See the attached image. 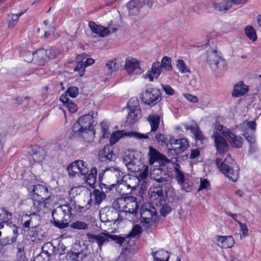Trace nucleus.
Segmentation results:
<instances>
[{
  "label": "nucleus",
  "instance_id": "obj_1",
  "mask_svg": "<svg viewBox=\"0 0 261 261\" xmlns=\"http://www.w3.org/2000/svg\"><path fill=\"white\" fill-rule=\"evenodd\" d=\"M91 113L92 114L89 113L80 117L73 124L72 131L69 134V137L71 139L81 137L88 142L93 140L95 132L92 124L94 121V118L97 116V113L93 112Z\"/></svg>",
  "mask_w": 261,
  "mask_h": 261
},
{
  "label": "nucleus",
  "instance_id": "obj_2",
  "mask_svg": "<svg viewBox=\"0 0 261 261\" xmlns=\"http://www.w3.org/2000/svg\"><path fill=\"white\" fill-rule=\"evenodd\" d=\"M76 208V202L73 200L64 204L59 205L52 211L51 223L59 229H64L68 227L70 221V218L73 216Z\"/></svg>",
  "mask_w": 261,
  "mask_h": 261
},
{
  "label": "nucleus",
  "instance_id": "obj_3",
  "mask_svg": "<svg viewBox=\"0 0 261 261\" xmlns=\"http://www.w3.org/2000/svg\"><path fill=\"white\" fill-rule=\"evenodd\" d=\"M140 152L133 150L124 156L123 162L128 171L134 173V176L138 179H144L148 176V168L141 162Z\"/></svg>",
  "mask_w": 261,
  "mask_h": 261
},
{
  "label": "nucleus",
  "instance_id": "obj_4",
  "mask_svg": "<svg viewBox=\"0 0 261 261\" xmlns=\"http://www.w3.org/2000/svg\"><path fill=\"white\" fill-rule=\"evenodd\" d=\"M215 164L219 170L232 181H236L239 177L240 168L239 166L228 154L225 159L217 158Z\"/></svg>",
  "mask_w": 261,
  "mask_h": 261
},
{
  "label": "nucleus",
  "instance_id": "obj_5",
  "mask_svg": "<svg viewBox=\"0 0 261 261\" xmlns=\"http://www.w3.org/2000/svg\"><path fill=\"white\" fill-rule=\"evenodd\" d=\"M156 210L150 204H144L140 210V223L148 230L151 229L156 221Z\"/></svg>",
  "mask_w": 261,
  "mask_h": 261
},
{
  "label": "nucleus",
  "instance_id": "obj_6",
  "mask_svg": "<svg viewBox=\"0 0 261 261\" xmlns=\"http://www.w3.org/2000/svg\"><path fill=\"white\" fill-rule=\"evenodd\" d=\"M171 59L170 58L165 56L162 58L161 63L156 61L154 62L151 68L146 74L143 75L146 79H149L150 81L152 82L154 79H157L161 73L163 68L167 71H170L172 68L171 65Z\"/></svg>",
  "mask_w": 261,
  "mask_h": 261
},
{
  "label": "nucleus",
  "instance_id": "obj_7",
  "mask_svg": "<svg viewBox=\"0 0 261 261\" xmlns=\"http://www.w3.org/2000/svg\"><path fill=\"white\" fill-rule=\"evenodd\" d=\"M140 98L142 102L150 107L156 105L162 99L160 90L152 88L143 91L140 94Z\"/></svg>",
  "mask_w": 261,
  "mask_h": 261
},
{
  "label": "nucleus",
  "instance_id": "obj_8",
  "mask_svg": "<svg viewBox=\"0 0 261 261\" xmlns=\"http://www.w3.org/2000/svg\"><path fill=\"white\" fill-rule=\"evenodd\" d=\"M150 177L156 180L162 186L166 185L171 179V176L168 173L165 165H154L150 169Z\"/></svg>",
  "mask_w": 261,
  "mask_h": 261
},
{
  "label": "nucleus",
  "instance_id": "obj_9",
  "mask_svg": "<svg viewBox=\"0 0 261 261\" xmlns=\"http://www.w3.org/2000/svg\"><path fill=\"white\" fill-rule=\"evenodd\" d=\"M67 169L69 176L71 178L86 175L89 171V168L87 167V164L82 160H77L72 162L68 166Z\"/></svg>",
  "mask_w": 261,
  "mask_h": 261
},
{
  "label": "nucleus",
  "instance_id": "obj_10",
  "mask_svg": "<svg viewBox=\"0 0 261 261\" xmlns=\"http://www.w3.org/2000/svg\"><path fill=\"white\" fill-rule=\"evenodd\" d=\"M124 136H128L137 139H147L148 136L147 134L139 133L137 132H126L124 130H117L113 132L110 139V143L111 145H114L118 140Z\"/></svg>",
  "mask_w": 261,
  "mask_h": 261
},
{
  "label": "nucleus",
  "instance_id": "obj_11",
  "mask_svg": "<svg viewBox=\"0 0 261 261\" xmlns=\"http://www.w3.org/2000/svg\"><path fill=\"white\" fill-rule=\"evenodd\" d=\"M170 145L168 151L173 155H178L184 152L189 146L187 139L180 138L176 139L174 137L170 138Z\"/></svg>",
  "mask_w": 261,
  "mask_h": 261
},
{
  "label": "nucleus",
  "instance_id": "obj_12",
  "mask_svg": "<svg viewBox=\"0 0 261 261\" xmlns=\"http://www.w3.org/2000/svg\"><path fill=\"white\" fill-rule=\"evenodd\" d=\"M218 129L222 135L227 138L232 147L238 148L242 147L244 140L241 137L237 136L229 129L224 127L221 125H219Z\"/></svg>",
  "mask_w": 261,
  "mask_h": 261
},
{
  "label": "nucleus",
  "instance_id": "obj_13",
  "mask_svg": "<svg viewBox=\"0 0 261 261\" xmlns=\"http://www.w3.org/2000/svg\"><path fill=\"white\" fill-rule=\"evenodd\" d=\"M153 0H130L126 5L129 14L137 15L139 10L145 5L148 7L152 6Z\"/></svg>",
  "mask_w": 261,
  "mask_h": 261
},
{
  "label": "nucleus",
  "instance_id": "obj_14",
  "mask_svg": "<svg viewBox=\"0 0 261 261\" xmlns=\"http://www.w3.org/2000/svg\"><path fill=\"white\" fill-rule=\"evenodd\" d=\"M215 140V145L220 158L225 159L224 154H226L229 149V145L225 139L218 132H214L212 136Z\"/></svg>",
  "mask_w": 261,
  "mask_h": 261
},
{
  "label": "nucleus",
  "instance_id": "obj_15",
  "mask_svg": "<svg viewBox=\"0 0 261 261\" xmlns=\"http://www.w3.org/2000/svg\"><path fill=\"white\" fill-rule=\"evenodd\" d=\"M88 247L85 243L75 244L70 256L72 261L82 260L88 254Z\"/></svg>",
  "mask_w": 261,
  "mask_h": 261
},
{
  "label": "nucleus",
  "instance_id": "obj_16",
  "mask_svg": "<svg viewBox=\"0 0 261 261\" xmlns=\"http://www.w3.org/2000/svg\"><path fill=\"white\" fill-rule=\"evenodd\" d=\"M149 156V164L153 165L156 164V165H165L170 162L165 155L162 154L156 149L152 147H149V151L148 153Z\"/></svg>",
  "mask_w": 261,
  "mask_h": 261
},
{
  "label": "nucleus",
  "instance_id": "obj_17",
  "mask_svg": "<svg viewBox=\"0 0 261 261\" xmlns=\"http://www.w3.org/2000/svg\"><path fill=\"white\" fill-rule=\"evenodd\" d=\"M125 69L130 75L141 74L143 71L138 60L133 58H126Z\"/></svg>",
  "mask_w": 261,
  "mask_h": 261
},
{
  "label": "nucleus",
  "instance_id": "obj_18",
  "mask_svg": "<svg viewBox=\"0 0 261 261\" xmlns=\"http://www.w3.org/2000/svg\"><path fill=\"white\" fill-rule=\"evenodd\" d=\"M32 192H33V198L41 199L48 200L51 195L48 188L46 186L40 184L34 186Z\"/></svg>",
  "mask_w": 261,
  "mask_h": 261
},
{
  "label": "nucleus",
  "instance_id": "obj_19",
  "mask_svg": "<svg viewBox=\"0 0 261 261\" xmlns=\"http://www.w3.org/2000/svg\"><path fill=\"white\" fill-rule=\"evenodd\" d=\"M86 236L88 241L91 243H96L100 250L102 245L108 242V233L102 232L97 234L87 233Z\"/></svg>",
  "mask_w": 261,
  "mask_h": 261
},
{
  "label": "nucleus",
  "instance_id": "obj_20",
  "mask_svg": "<svg viewBox=\"0 0 261 261\" xmlns=\"http://www.w3.org/2000/svg\"><path fill=\"white\" fill-rule=\"evenodd\" d=\"M98 159L102 162H108L113 161L116 158L115 154L111 150L109 145H106L98 152Z\"/></svg>",
  "mask_w": 261,
  "mask_h": 261
},
{
  "label": "nucleus",
  "instance_id": "obj_21",
  "mask_svg": "<svg viewBox=\"0 0 261 261\" xmlns=\"http://www.w3.org/2000/svg\"><path fill=\"white\" fill-rule=\"evenodd\" d=\"M88 25L93 33L101 37H106L109 34L110 30L108 28L96 24L94 21H90Z\"/></svg>",
  "mask_w": 261,
  "mask_h": 261
},
{
  "label": "nucleus",
  "instance_id": "obj_22",
  "mask_svg": "<svg viewBox=\"0 0 261 261\" xmlns=\"http://www.w3.org/2000/svg\"><path fill=\"white\" fill-rule=\"evenodd\" d=\"M106 198V195L105 193L98 189H94L91 193L89 200H91V204L96 205H99Z\"/></svg>",
  "mask_w": 261,
  "mask_h": 261
},
{
  "label": "nucleus",
  "instance_id": "obj_23",
  "mask_svg": "<svg viewBox=\"0 0 261 261\" xmlns=\"http://www.w3.org/2000/svg\"><path fill=\"white\" fill-rule=\"evenodd\" d=\"M141 117L142 113L141 110H129L125 123L127 125H132L138 121Z\"/></svg>",
  "mask_w": 261,
  "mask_h": 261
},
{
  "label": "nucleus",
  "instance_id": "obj_24",
  "mask_svg": "<svg viewBox=\"0 0 261 261\" xmlns=\"http://www.w3.org/2000/svg\"><path fill=\"white\" fill-rule=\"evenodd\" d=\"M35 61L39 65H44L48 61L46 51L43 48H40L34 51Z\"/></svg>",
  "mask_w": 261,
  "mask_h": 261
},
{
  "label": "nucleus",
  "instance_id": "obj_25",
  "mask_svg": "<svg viewBox=\"0 0 261 261\" xmlns=\"http://www.w3.org/2000/svg\"><path fill=\"white\" fill-rule=\"evenodd\" d=\"M147 120L149 122L151 127V130L149 133H147L146 134L147 135H151L152 132H155L159 128L160 117L159 115L156 114H151L148 116ZM148 136L149 137V136Z\"/></svg>",
  "mask_w": 261,
  "mask_h": 261
},
{
  "label": "nucleus",
  "instance_id": "obj_26",
  "mask_svg": "<svg viewBox=\"0 0 261 261\" xmlns=\"http://www.w3.org/2000/svg\"><path fill=\"white\" fill-rule=\"evenodd\" d=\"M125 200L122 198L117 199L114 201L112 204V207L114 210L112 211V214H116L117 213H124L126 215L127 210L125 207Z\"/></svg>",
  "mask_w": 261,
  "mask_h": 261
},
{
  "label": "nucleus",
  "instance_id": "obj_27",
  "mask_svg": "<svg viewBox=\"0 0 261 261\" xmlns=\"http://www.w3.org/2000/svg\"><path fill=\"white\" fill-rule=\"evenodd\" d=\"M97 171L96 167H93L91 169L90 173L86 175H83L84 176L85 181L92 188L94 187L95 184L96 182Z\"/></svg>",
  "mask_w": 261,
  "mask_h": 261
},
{
  "label": "nucleus",
  "instance_id": "obj_28",
  "mask_svg": "<svg viewBox=\"0 0 261 261\" xmlns=\"http://www.w3.org/2000/svg\"><path fill=\"white\" fill-rule=\"evenodd\" d=\"M128 200H130V201L125 204L126 209L127 208V213L136 214L139 208V205L137 202V198L135 197L131 196L128 199Z\"/></svg>",
  "mask_w": 261,
  "mask_h": 261
},
{
  "label": "nucleus",
  "instance_id": "obj_29",
  "mask_svg": "<svg viewBox=\"0 0 261 261\" xmlns=\"http://www.w3.org/2000/svg\"><path fill=\"white\" fill-rule=\"evenodd\" d=\"M248 90V86L245 85L243 82H240L234 86L232 96L235 97H241L244 95Z\"/></svg>",
  "mask_w": 261,
  "mask_h": 261
},
{
  "label": "nucleus",
  "instance_id": "obj_30",
  "mask_svg": "<svg viewBox=\"0 0 261 261\" xmlns=\"http://www.w3.org/2000/svg\"><path fill=\"white\" fill-rule=\"evenodd\" d=\"M105 173H107L108 175H111L112 176L116 178H118V176H120V171L117 168H112L111 169L106 168L105 169L102 170L99 173L98 183L101 182L103 180V175Z\"/></svg>",
  "mask_w": 261,
  "mask_h": 261
},
{
  "label": "nucleus",
  "instance_id": "obj_31",
  "mask_svg": "<svg viewBox=\"0 0 261 261\" xmlns=\"http://www.w3.org/2000/svg\"><path fill=\"white\" fill-rule=\"evenodd\" d=\"M32 156L35 162H40L44 159L45 152L43 147L38 146H34L32 149Z\"/></svg>",
  "mask_w": 261,
  "mask_h": 261
},
{
  "label": "nucleus",
  "instance_id": "obj_32",
  "mask_svg": "<svg viewBox=\"0 0 261 261\" xmlns=\"http://www.w3.org/2000/svg\"><path fill=\"white\" fill-rule=\"evenodd\" d=\"M213 7L217 11L226 13L232 7V5L230 4L229 0H222L220 3L214 2Z\"/></svg>",
  "mask_w": 261,
  "mask_h": 261
},
{
  "label": "nucleus",
  "instance_id": "obj_33",
  "mask_svg": "<svg viewBox=\"0 0 261 261\" xmlns=\"http://www.w3.org/2000/svg\"><path fill=\"white\" fill-rule=\"evenodd\" d=\"M60 100L62 101L64 105L68 108L69 112L71 113H74L77 110L76 105L70 99L67 95L62 94L60 96Z\"/></svg>",
  "mask_w": 261,
  "mask_h": 261
},
{
  "label": "nucleus",
  "instance_id": "obj_34",
  "mask_svg": "<svg viewBox=\"0 0 261 261\" xmlns=\"http://www.w3.org/2000/svg\"><path fill=\"white\" fill-rule=\"evenodd\" d=\"M12 218V214L4 207H0V229L4 227L6 222Z\"/></svg>",
  "mask_w": 261,
  "mask_h": 261
},
{
  "label": "nucleus",
  "instance_id": "obj_35",
  "mask_svg": "<svg viewBox=\"0 0 261 261\" xmlns=\"http://www.w3.org/2000/svg\"><path fill=\"white\" fill-rule=\"evenodd\" d=\"M221 57L218 55V52L216 49H213L207 51V62L210 65L212 69V66L216 64V62L218 61Z\"/></svg>",
  "mask_w": 261,
  "mask_h": 261
},
{
  "label": "nucleus",
  "instance_id": "obj_36",
  "mask_svg": "<svg viewBox=\"0 0 261 261\" xmlns=\"http://www.w3.org/2000/svg\"><path fill=\"white\" fill-rule=\"evenodd\" d=\"M33 200V209L36 212H40L44 208L47 207L48 200L32 198Z\"/></svg>",
  "mask_w": 261,
  "mask_h": 261
},
{
  "label": "nucleus",
  "instance_id": "obj_37",
  "mask_svg": "<svg viewBox=\"0 0 261 261\" xmlns=\"http://www.w3.org/2000/svg\"><path fill=\"white\" fill-rule=\"evenodd\" d=\"M216 64L212 66V69L215 71L219 70L220 73H224L227 70L226 60L222 57L216 62Z\"/></svg>",
  "mask_w": 261,
  "mask_h": 261
},
{
  "label": "nucleus",
  "instance_id": "obj_38",
  "mask_svg": "<svg viewBox=\"0 0 261 261\" xmlns=\"http://www.w3.org/2000/svg\"><path fill=\"white\" fill-rule=\"evenodd\" d=\"M151 255L155 261H168L169 255H168V251L161 250L156 252H152Z\"/></svg>",
  "mask_w": 261,
  "mask_h": 261
},
{
  "label": "nucleus",
  "instance_id": "obj_39",
  "mask_svg": "<svg viewBox=\"0 0 261 261\" xmlns=\"http://www.w3.org/2000/svg\"><path fill=\"white\" fill-rule=\"evenodd\" d=\"M31 229H36L40 224V216L36 213L29 215Z\"/></svg>",
  "mask_w": 261,
  "mask_h": 261
},
{
  "label": "nucleus",
  "instance_id": "obj_40",
  "mask_svg": "<svg viewBox=\"0 0 261 261\" xmlns=\"http://www.w3.org/2000/svg\"><path fill=\"white\" fill-rule=\"evenodd\" d=\"M68 226L73 229L79 230H87L89 228V225L84 221L77 220L69 224Z\"/></svg>",
  "mask_w": 261,
  "mask_h": 261
},
{
  "label": "nucleus",
  "instance_id": "obj_41",
  "mask_svg": "<svg viewBox=\"0 0 261 261\" xmlns=\"http://www.w3.org/2000/svg\"><path fill=\"white\" fill-rule=\"evenodd\" d=\"M155 138L159 145L162 146H166L168 149L169 148L170 141L168 142V139L165 135L159 133L155 135Z\"/></svg>",
  "mask_w": 261,
  "mask_h": 261
},
{
  "label": "nucleus",
  "instance_id": "obj_42",
  "mask_svg": "<svg viewBox=\"0 0 261 261\" xmlns=\"http://www.w3.org/2000/svg\"><path fill=\"white\" fill-rule=\"evenodd\" d=\"M217 241L219 243V245L222 247L227 248L231 247V244H227L226 242L232 241L231 236H217Z\"/></svg>",
  "mask_w": 261,
  "mask_h": 261
},
{
  "label": "nucleus",
  "instance_id": "obj_43",
  "mask_svg": "<svg viewBox=\"0 0 261 261\" xmlns=\"http://www.w3.org/2000/svg\"><path fill=\"white\" fill-rule=\"evenodd\" d=\"M56 251V247L50 242L45 243L41 247V252L48 255L49 257L53 254Z\"/></svg>",
  "mask_w": 261,
  "mask_h": 261
},
{
  "label": "nucleus",
  "instance_id": "obj_44",
  "mask_svg": "<svg viewBox=\"0 0 261 261\" xmlns=\"http://www.w3.org/2000/svg\"><path fill=\"white\" fill-rule=\"evenodd\" d=\"M244 32L247 37L253 41L257 40V35L254 29L251 25H247L244 29Z\"/></svg>",
  "mask_w": 261,
  "mask_h": 261
},
{
  "label": "nucleus",
  "instance_id": "obj_45",
  "mask_svg": "<svg viewBox=\"0 0 261 261\" xmlns=\"http://www.w3.org/2000/svg\"><path fill=\"white\" fill-rule=\"evenodd\" d=\"M29 215H23L21 217V224L22 229L25 231H28L31 229L30 222L29 220Z\"/></svg>",
  "mask_w": 261,
  "mask_h": 261
},
{
  "label": "nucleus",
  "instance_id": "obj_46",
  "mask_svg": "<svg viewBox=\"0 0 261 261\" xmlns=\"http://www.w3.org/2000/svg\"><path fill=\"white\" fill-rule=\"evenodd\" d=\"M142 228L141 226L139 225L136 224L135 226H133V228L130 230V231L129 232L128 234H127L126 236V238H134L136 237V236L142 233Z\"/></svg>",
  "mask_w": 261,
  "mask_h": 261
},
{
  "label": "nucleus",
  "instance_id": "obj_47",
  "mask_svg": "<svg viewBox=\"0 0 261 261\" xmlns=\"http://www.w3.org/2000/svg\"><path fill=\"white\" fill-rule=\"evenodd\" d=\"M127 106L129 110H141L137 98L133 97L130 99L127 103Z\"/></svg>",
  "mask_w": 261,
  "mask_h": 261
},
{
  "label": "nucleus",
  "instance_id": "obj_48",
  "mask_svg": "<svg viewBox=\"0 0 261 261\" xmlns=\"http://www.w3.org/2000/svg\"><path fill=\"white\" fill-rule=\"evenodd\" d=\"M176 66L179 71L182 73L190 72L189 68L186 65L185 62L182 59H178L176 61Z\"/></svg>",
  "mask_w": 261,
  "mask_h": 261
},
{
  "label": "nucleus",
  "instance_id": "obj_49",
  "mask_svg": "<svg viewBox=\"0 0 261 261\" xmlns=\"http://www.w3.org/2000/svg\"><path fill=\"white\" fill-rule=\"evenodd\" d=\"M16 242L15 237H7L2 239H0V249H1L3 247L13 244Z\"/></svg>",
  "mask_w": 261,
  "mask_h": 261
},
{
  "label": "nucleus",
  "instance_id": "obj_50",
  "mask_svg": "<svg viewBox=\"0 0 261 261\" xmlns=\"http://www.w3.org/2000/svg\"><path fill=\"white\" fill-rule=\"evenodd\" d=\"M108 242L109 241V239H110L111 241H114L116 243L120 245H121L125 241L124 237L116 234H111L108 233Z\"/></svg>",
  "mask_w": 261,
  "mask_h": 261
},
{
  "label": "nucleus",
  "instance_id": "obj_51",
  "mask_svg": "<svg viewBox=\"0 0 261 261\" xmlns=\"http://www.w3.org/2000/svg\"><path fill=\"white\" fill-rule=\"evenodd\" d=\"M126 181L128 182V185L131 188V191L136 189V188L138 185L139 180L136 177H130V176L123 177Z\"/></svg>",
  "mask_w": 261,
  "mask_h": 261
},
{
  "label": "nucleus",
  "instance_id": "obj_52",
  "mask_svg": "<svg viewBox=\"0 0 261 261\" xmlns=\"http://www.w3.org/2000/svg\"><path fill=\"white\" fill-rule=\"evenodd\" d=\"M98 185L101 191L104 193L108 192L116 187L115 184H106L102 182L98 183Z\"/></svg>",
  "mask_w": 261,
  "mask_h": 261
},
{
  "label": "nucleus",
  "instance_id": "obj_53",
  "mask_svg": "<svg viewBox=\"0 0 261 261\" xmlns=\"http://www.w3.org/2000/svg\"><path fill=\"white\" fill-rule=\"evenodd\" d=\"M45 51H46L47 57L48 58V61L50 59L55 58L59 54V51L55 48L52 47H49L45 49Z\"/></svg>",
  "mask_w": 261,
  "mask_h": 261
},
{
  "label": "nucleus",
  "instance_id": "obj_54",
  "mask_svg": "<svg viewBox=\"0 0 261 261\" xmlns=\"http://www.w3.org/2000/svg\"><path fill=\"white\" fill-rule=\"evenodd\" d=\"M106 68L107 70V74L111 75L116 70V62L115 60L108 61L106 65Z\"/></svg>",
  "mask_w": 261,
  "mask_h": 261
},
{
  "label": "nucleus",
  "instance_id": "obj_55",
  "mask_svg": "<svg viewBox=\"0 0 261 261\" xmlns=\"http://www.w3.org/2000/svg\"><path fill=\"white\" fill-rule=\"evenodd\" d=\"M79 94V89L75 86H71L69 87L65 92L64 95H66L71 98L76 97Z\"/></svg>",
  "mask_w": 261,
  "mask_h": 261
},
{
  "label": "nucleus",
  "instance_id": "obj_56",
  "mask_svg": "<svg viewBox=\"0 0 261 261\" xmlns=\"http://www.w3.org/2000/svg\"><path fill=\"white\" fill-rule=\"evenodd\" d=\"M175 175L177 182L179 185L184 183V181L186 180L183 172L176 167L175 168Z\"/></svg>",
  "mask_w": 261,
  "mask_h": 261
},
{
  "label": "nucleus",
  "instance_id": "obj_57",
  "mask_svg": "<svg viewBox=\"0 0 261 261\" xmlns=\"http://www.w3.org/2000/svg\"><path fill=\"white\" fill-rule=\"evenodd\" d=\"M184 127L187 130H190L192 134L195 133V132H198L200 130L198 125L195 122H193L190 124L185 123Z\"/></svg>",
  "mask_w": 261,
  "mask_h": 261
},
{
  "label": "nucleus",
  "instance_id": "obj_58",
  "mask_svg": "<svg viewBox=\"0 0 261 261\" xmlns=\"http://www.w3.org/2000/svg\"><path fill=\"white\" fill-rule=\"evenodd\" d=\"M101 128L102 132V136L104 138H109L110 132L109 131V123L106 121H103L100 123Z\"/></svg>",
  "mask_w": 261,
  "mask_h": 261
},
{
  "label": "nucleus",
  "instance_id": "obj_59",
  "mask_svg": "<svg viewBox=\"0 0 261 261\" xmlns=\"http://www.w3.org/2000/svg\"><path fill=\"white\" fill-rule=\"evenodd\" d=\"M86 68V66L84 62L83 61H80L74 68V70L78 71L79 72L80 76H82L85 74Z\"/></svg>",
  "mask_w": 261,
  "mask_h": 261
},
{
  "label": "nucleus",
  "instance_id": "obj_60",
  "mask_svg": "<svg viewBox=\"0 0 261 261\" xmlns=\"http://www.w3.org/2000/svg\"><path fill=\"white\" fill-rule=\"evenodd\" d=\"M161 185L158 187L153 188V190L152 193V196H157L158 198H160L161 199L163 197V188Z\"/></svg>",
  "mask_w": 261,
  "mask_h": 261
},
{
  "label": "nucleus",
  "instance_id": "obj_61",
  "mask_svg": "<svg viewBox=\"0 0 261 261\" xmlns=\"http://www.w3.org/2000/svg\"><path fill=\"white\" fill-rule=\"evenodd\" d=\"M243 136L250 144H253L255 142V138L254 134L249 133L248 130L244 132Z\"/></svg>",
  "mask_w": 261,
  "mask_h": 261
},
{
  "label": "nucleus",
  "instance_id": "obj_62",
  "mask_svg": "<svg viewBox=\"0 0 261 261\" xmlns=\"http://www.w3.org/2000/svg\"><path fill=\"white\" fill-rule=\"evenodd\" d=\"M171 207L167 204H164L162 205L160 210L161 216L165 217L171 212Z\"/></svg>",
  "mask_w": 261,
  "mask_h": 261
},
{
  "label": "nucleus",
  "instance_id": "obj_63",
  "mask_svg": "<svg viewBox=\"0 0 261 261\" xmlns=\"http://www.w3.org/2000/svg\"><path fill=\"white\" fill-rule=\"evenodd\" d=\"M192 182H190L188 179H186L184 183L179 185L181 187V189L186 192H190L192 189Z\"/></svg>",
  "mask_w": 261,
  "mask_h": 261
},
{
  "label": "nucleus",
  "instance_id": "obj_64",
  "mask_svg": "<svg viewBox=\"0 0 261 261\" xmlns=\"http://www.w3.org/2000/svg\"><path fill=\"white\" fill-rule=\"evenodd\" d=\"M50 257L45 253L41 252L39 254L34 257V261H48Z\"/></svg>",
  "mask_w": 261,
  "mask_h": 261
}]
</instances>
